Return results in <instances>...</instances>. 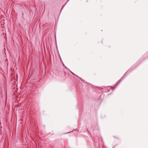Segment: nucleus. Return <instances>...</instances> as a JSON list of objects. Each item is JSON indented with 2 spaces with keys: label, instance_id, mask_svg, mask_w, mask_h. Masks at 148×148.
Segmentation results:
<instances>
[{
  "label": "nucleus",
  "instance_id": "f257e3e1",
  "mask_svg": "<svg viewBox=\"0 0 148 148\" xmlns=\"http://www.w3.org/2000/svg\"><path fill=\"white\" fill-rule=\"evenodd\" d=\"M121 81H119V82L116 84V85L115 86V87H116V86H117V85L119 84V83Z\"/></svg>",
  "mask_w": 148,
  "mask_h": 148
},
{
  "label": "nucleus",
  "instance_id": "f03ea898",
  "mask_svg": "<svg viewBox=\"0 0 148 148\" xmlns=\"http://www.w3.org/2000/svg\"><path fill=\"white\" fill-rule=\"evenodd\" d=\"M77 129H76L75 130V131H77Z\"/></svg>",
  "mask_w": 148,
  "mask_h": 148
},
{
  "label": "nucleus",
  "instance_id": "7ed1b4c3",
  "mask_svg": "<svg viewBox=\"0 0 148 148\" xmlns=\"http://www.w3.org/2000/svg\"><path fill=\"white\" fill-rule=\"evenodd\" d=\"M71 72L72 73H73V74H74V73H73V72H71Z\"/></svg>",
  "mask_w": 148,
  "mask_h": 148
},
{
  "label": "nucleus",
  "instance_id": "20e7f679",
  "mask_svg": "<svg viewBox=\"0 0 148 148\" xmlns=\"http://www.w3.org/2000/svg\"><path fill=\"white\" fill-rule=\"evenodd\" d=\"M70 132H68V133H66V134L69 133H70Z\"/></svg>",
  "mask_w": 148,
  "mask_h": 148
}]
</instances>
